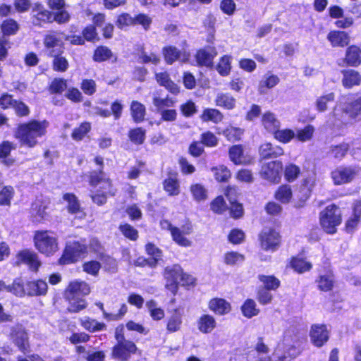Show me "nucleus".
Here are the masks:
<instances>
[{"instance_id": "4c0bfd02", "label": "nucleus", "mask_w": 361, "mask_h": 361, "mask_svg": "<svg viewBox=\"0 0 361 361\" xmlns=\"http://www.w3.org/2000/svg\"><path fill=\"white\" fill-rule=\"evenodd\" d=\"M63 198L68 202V210L71 214H78L80 212V205L77 197L74 194L66 193Z\"/></svg>"}, {"instance_id": "e433bc0d", "label": "nucleus", "mask_w": 361, "mask_h": 361, "mask_svg": "<svg viewBox=\"0 0 361 361\" xmlns=\"http://www.w3.org/2000/svg\"><path fill=\"white\" fill-rule=\"evenodd\" d=\"M334 93L330 92L319 97L315 102L317 110L319 112H324L328 109V104L334 101Z\"/></svg>"}, {"instance_id": "e2e57ef3", "label": "nucleus", "mask_w": 361, "mask_h": 361, "mask_svg": "<svg viewBox=\"0 0 361 361\" xmlns=\"http://www.w3.org/2000/svg\"><path fill=\"white\" fill-rule=\"evenodd\" d=\"M83 39L88 42H95L99 39L96 27L93 25L86 26L82 30Z\"/></svg>"}, {"instance_id": "a878e982", "label": "nucleus", "mask_w": 361, "mask_h": 361, "mask_svg": "<svg viewBox=\"0 0 361 361\" xmlns=\"http://www.w3.org/2000/svg\"><path fill=\"white\" fill-rule=\"evenodd\" d=\"M209 309L216 314L223 315L231 310L230 304L222 298H213L209 302Z\"/></svg>"}, {"instance_id": "5701e85b", "label": "nucleus", "mask_w": 361, "mask_h": 361, "mask_svg": "<svg viewBox=\"0 0 361 361\" xmlns=\"http://www.w3.org/2000/svg\"><path fill=\"white\" fill-rule=\"evenodd\" d=\"M47 287V283L42 280L27 282L26 283L27 294L30 296L45 295Z\"/></svg>"}, {"instance_id": "b1692460", "label": "nucleus", "mask_w": 361, "mask_h": 361, "mask_svg": "<svg viewBox=\"0 0 361 361\" xmlns=\"http://www.w3.org/2000/svg\"><path fill=\"white\" fill-rule=\"evenodd\" d=\"M262 123L265 129L272 134L280 128V121L276 115L271 112H265L262 118Z\"/></svg>"}, {"instance_id": "338daca9", "label": "nucleus", "mask_w": 361, "mask_h": 361, "mask_svg": "<svg viewBox=\"0 0 361 361\" xmlns=\"http://www.w3.org/2000/svg\"><path fill=\"white\" fill-rule=\"evenodd\" d=\"M67 87L66 81L63 78H55L49 86L51 94L61 93Z\"/></svg>"}, {"instance_id": "de8ad7c7", "label": "nucleus", "mask_w": 361, "mask_h": 361, "mask_svg": "<svg viewBox=\"0 0 361 361\" xmlns=\"http://www.w3.org/2000/svg\"><path fill=\"white\" fill-rule=\"evenodd\" d=\"M53 13L47 10L39 11L32 17V23L35 25H40L41 23H52Z\"/></svg>"}, {"instance_id": "13d9d810", "label": "nucleus", "mask_w": 361, "mask_h": 361, "mask_svg": "<svg viewBox=\"0 0 361 361\" xmlns=\"http://www.w3.org/2000/svg\"><path fill=\"white\" fill-rule=\"evenodd\" d=\"M82 326L90 331H97L102 330L105 328V324L99 323L94 319H90L88 317L81 320Z\"/></svg>"}, {"instance_id": "4be33fe9", "label": "nucleus", "mask_w": 361, "mask_h": 361, "mask_svg": "<svg viewBox=\"0 0 361 361\" xmlns=\"http://www.w3.org/2000/svg\"><path fill=\"white\" fill-rule=\"evenodd\" d=\"M284 153L282 147L267 142L260 146L259 154L263 159H274L283 155Z\"/></svg>"}, {"instance_id": "ddd939ff", "label": "nucleus", "mask_w": 361, "mask_h": 361, "mask_svg": "<svg viewBox=\"0 0 361 361\" xmlns=\"http://www.w3.org/2000/svg\"><path fill=\"white\" fill-rule=\"evenodd\" d=\"M261 245L266 250H275L279 245L280 236L273 229H264L260 234Z\"/></svg>"}, {"instance_id": "6e6d98bb", "label": "nucleus", "mask_w": 361, "mask_h": 361, "mask_svg": "<svg viewBox=\"0 0 361 361\" xmlns=\"http://www.w3.org/2000/svg\"><path fill=\"white\" fill-rule=\"evenodd\" d=\"M118 229L126 238L131 240H136L138 238V231L128 224H121Z\"/></svg>"}, {"instance_id": "774afa93", "label": "nucleus", "mask_w": 361, "mask_h": 361, "mask_svg": "<svg viewBox=\"0 0 361 361\" xmlns=\"http://www.w3.org/2000/svg\"><path fill=\"white\" fill-rule=\"evenodd\" d=\"M152 22V18L144 13H140L134 16V25H140L145 30L149 29Z\"/></svg>"}, {"instance_id": "bf43d9fd", "label": "nucleus", "mask_w": 361, "mask_h": 361, "mask_svg": "<svg viewBox=\"0 0 361 361\" xmlns=\"http://www.w3.org/2000/svg\"><path fill=\"white\" fill-rule=\"evenodd\" d=\"M259 279L266 290H276L280 286V281L273 276L259 275Z\"/></svg>"}, {"instance_id": "6ab92c4d", "label": "nucleus", "mask_w": 361, "mask_h": 361, "mask_svg": "<svg viewBox=\"0 0 361 361\" xmlns=\"http://www.w3.org/2000/svg\"><path fill=\"white\" fill-rule=\"evenodd\" d=\"M11 336L19 349L25 352L28 347L27 334L21 325H16L11 329Z\"/></svg>"}, {"instance_id": "4468645a", "label": "nucleus", "mask_w": 361, "mask_h": 361, "mask_svg": "<svg viewBox=\"0 0 361 361\" xmlns=\"http://www.w3.org/2000/svg\"><path fill=\"white\" fill-rule=\"evenodd\" d=\"M314 180L308 177L303 180L300 186L298 194L297 195L298 201L295 203L296 208L303 207L305 202L310 198L312 191L314 187Z\"/></svg>"}, {"instance_id": "f257e3e1", "label": "nucleus", "mask_w": 361, "mask_h": 361, "mask_svg": "<svg viewBox=\"0 0 361 361\" xmlns=\"http://www.w3.org/2000/svg\"><path fill=\"white\" fill-rule=\"evenodd\" d=\"M48 126L49 123L45 120L42 121L33 120L19 125L15 136L22 145L33 147L37 144V139L46 134Z\"/></svg>"}, {"instance_id": "39448f33", "label": "nucleus", "mask_w": 361, "mask_h": 361, "mask_svg": "<svg viewBox=\"0 0 361 361\" xmlns=\"http://www.w3.org/2000/svg\"><path fill=\"white\" fill-rule=\"evenodd\" d=\"M34 241L36 248L47 256L53 255L59 249L56 238L47 231H37Z\"/></svg>"}, {"instance_id": "f3484780", "label": "nucleus", "mask_w": 361, "mask_h": 361, "mask_svg": "<svg viewBox=\"0 0 361 361\" xmlns=\"http://www.w3.org/2000/svg\"><path fill=\"white\" fill-rule=\"evenodd\" d=\"M217 52L215 47H207L197 51L195 55L196 61L199 66L212 68L213 60Z\"/></svg>"}, {"instance_id": "09e8293b", "label": "nucleus", "mask_w": 361, "mask_h": 361, "mask_svg": "<svg viewBox=\"0 0 361 361\" xmlns=\"http://www.w3.org/2000/svg\"><path fill=\"white\" fill-rule=\"evenodd\" d=\"M243 315L247 318H251L259 313V310L256 308V303L253 300L247 299L241 307Z\"/></svg>"}, {"instance_id": "7ed1b4c3", "label": "nucleus", "mask_w": 361, "mask_h": 361, "mask_svg": "<svg viewBox=\"0 0 361 361\" xmlns=\"http://www.w3.org/2000/svg\"><path fill=\"white\" fill-rule=\"evenodd\" d=\"M90 183L92 186H96L102 183V188L105 190L102 193L91 195L92 201L98 205H102L106 202V194L114 195L115 191L112 189L111 183L106 174L101 170L92 171L90 173Z\"/></svg>"}, {"instance_id": "ea45409f", "label": "nucleus", "mask_w": 361, "mask_h": 361, "mask_svg": "<svg viewBox=\"0 0 361 361\" xmlns=\"http://www.w3.org/2000/svg\"><path fill=\"white\" fill-rule=\"evenodd\" d=\"M130 140L135 145H142L146 137V130L142 128L131 129L128 133Z\"/></svg>"}, {"instance_id": "a18cd8bd", "label": "nucleus", "mask_w": 361, "mask_h": 361, "mask_svg": "<svg viewBox=\"0 0 361 361\" xmlns=\"http://www.w3.org/2000/svg\"><path fill=\"white\" fill-rule=\"evenodd\" d=\"M349 145L348 143H341L338 145H333L330 147V154L334 158L341 160L349 150Z\"/></svg>"}, {"instance_id": "412c9836", "label": "nucleus", "mask_w": 361, "mask_h": 361, "mask_svg": "<svg viewBox=\"0 0 361 361\" xmlns=\"http://www.w3.org/2000/svg\"><path fill=\"white\" fill-rule=\"evenodd\" d=\"M64 50L61 47L56 49H52L48 53L50 57L54 58L52 67L54 71L58 72H65L68 70L69 63L65 56H62Z\"/></svg>"}, {"instance_id": "603ef678", "label": "nucleus", "mask_w": 361, "mask_h": 361, "mask_svg": "<svg viewBox=\"0 0 361 361\" xmlns=\"http://www.w3.org/2000/svg\"><path fill=\"white\" fill-rule=\"evenodd\" d=\"M314 132V127L311 125H307L303 129L298 130L295 137L300 142H307L312 139Z\"/></svg>"}, {"instance_id": "cd10ccee", "label": "nucleus", "mask_w": 361, "mask_h": 361, "mask_svg": "<svg viewBox=\"0 0 361 361\" xmlns=\"http://www.w3.org/2000/svg\"><path fill=\"white\" fill-rule=\"evenodd\" d=\"M198 329L203 334H209L215 329V319L209 314H203L197 322Z\"/></svg>"}, {"instance_id": "7c9ffc66", "label": "nucleus", "mask_w": 361, "mask_h": 361, "mask_svg": "<svg viewBox=\"0 0 361 361\" xmlns=\"http://www.w3.org/2000/svg\"><path fill=\"white\" fill-rule=\"evenodd\" d=\"M217 106L226 109H232L235 106V99L228 93H218L215 99Z\"/></svg>"}, {"instance_id": "c9c22d12", "label": "nucleus", "mask_w": 361, "mask_h": 361, "mask_svg": "<svg viewBox=\"0 0 361 361\" xmlns=\"http://www.w3.org/2000/svg\"><path fill=\"white\" fill-rule=\"evenodd\" d=\"M317 282L318 283V288L320 290L329 291L334 287V278L332 274L329 273L321 275Z\"/></svg>"}, {"instance_id": "1a4fd4ad", "label": "nucleus", "mask_w": 361, "mask_h": 361, "mask_svg": "<svg viewBox=\"0 0 361 361\" xmlns=\"http://www.w3.org/2000/svg\"><path fill=\"white\" fill-rule=\"evenodd\" d=\"M167 224L168 230L170 231L173 240L179 245L183 247H190L191 241L184 237V235H188L192 233V226L190 225H185L182 226L181 229L173 226L169 221L163 223Z\"/></svg>"}, {"instance_id": "4d7b16f0", "label": "nucleus", "mask_w": 361, "mask_h": 361, "mask_svg": "<svg viewBox=\"0 0 361 361\" xmlns=\"http://www.w3.org/2000/svg\"><path fill=\"white\" fill-rule=\"evenodd\" d=\"M222 114L221 112L214 109H205L202 115V118L204 121H213L214 123H217L221 121L222 119Z\"/></svg>"}, {"instance_id": "393cba45", "label": "nucleus", "mask_w": 361, "mask_h": 361, "mask_svg": "<svg viewBox=\"0 0 361 361\" xmlns=\"http://www.w3.org/2000/svg\"><path fill=\"white\" fill-rule=\"evenodd\" d=\"M327 39L334 47H345L350 42L348 35L343 31H331L328 34Z\"/></svg>"}, {"instance_id": "052dcab7", "label": "nucleus", "mask_w": 361, "mask_h": 361, "mask_svg": "<svg viewBox=\"0 0 361 361\" xmlns=\"http://www.w3.org/2000/svg\"><path fill=\"white\" fill-rule=\"evenodd\" d=\"M291 266L298 273H303L312 268L311 263L300 258H293L291 261Z\"/></svg>"}, {"instance_id": "69168bd1", "label": "nucleus", "mask_w": 361, "mask_h": 361, "mask_svg": "<svg viewBox=\"0 0 361 361\" xmlns=\"http://www.w3.org/2000/svg\"><path fill=\"white\" fill-rule=\"evenodd\" d=\"M243 132L240 128L230 127L224 130L223 134L228 140L235 142L240 139Z\"/></svg>"}, {"instance_id": "72a5a7b5", "label": "nucleus", "mask_w": 361, "mask_h": 361, "mask_svg": "<svg viewBox=\"0 0 361 361\" xmlns=\"http://www.w3.org/2000/svg\"><path fill=\"white\" fill-rule=\"evenodd\" d=\"M347 63L352 66H357L361 62L360 51L358 47L351 46L347 49L345 54Z\"/></svg>"}, {"instance_id": "0eeeda50", "label": "nucleus", "mask_w": 361, "mask_h": 361, "mask_svg": "<svg viewBox=\"0 0 361 361\" xmlns=\"http://www.w3.org/2000/svg\"><path fill=\"white\" fill-rule=\"evenodd\" d=\"M87 252V247L79 242H72L67 244L63 255L59 259L61 264H66L75 262Z\"/></svg>"}, {"instance_id": "58836bf2", "label": "nucleus", "mask_w": 361, "mask_h": 361, "mask_svg": "<svg viewBox=\"0 0 361 361\" xmlns=\"http://www.w3.org/2000/svg\"><path fill=\"white\" fill-rule=\"evenodd\" d=\"M164 188L169 195L175 196L180 193V185L178 180L173 177H169L164 182Z\"/></svg>"}, {"instance_id": "a19ab883", "label": "nucleus", "mask_w": 361, "mask_h": 361, "mask_svg": "<svg viewBox=\"0 0 361 361\" xmlns=\"http://www.w3.org/2000/svg\"><path fill=\"white\" fill-rule=\"evenodd\" d=\"M15 149L13 144L8 141L4 142L0 145V158L4 159V162L7 166H11L14 162L13 159L8 158L11 149Z\"/></svg>"}, {"instance_id": "79ce46f5", "label": "nucleus", "mask_w": 361, "mask_h": 361, "mask_svg": "<svg viewBox=\"0 0 361 361\" xmlns=\"http://www.w3.org/2000/svg\"><path fill=\"white\" fill-rule=\"evenodd\" d=\"M91 124L89 122L82 123L79 127L75 128L72 133L71 137L76 141L82 140L84 137L90 131Z\"/></svg>"}, {"instance_id": "423d86ee", "label": "nucleus", "mask_w": 361, "mask_h": 361, "mask_svg": "<svg viewBox=\"0 0 361 361\" xmlns=\"http://www.w3.org/2000/svg\"><path fill=\"white\" fill-rule=\"evenodd\" d=\"M360 172L357 166H339L331 172L334 185H340L353 181Z\"/></svg>"}, {"instance_id": "0e129e2a", "label": "nucleus", "mask_w": 361, "mask_h": 361, "mask_svg": "<svg viewBox=\"0 0 361 361\" xmlns=\"http://www.w3.org/2000/svg\"><path fill=\"white\" fill-rule=\"evenodd\" d=\"M229 157L231 160L235 164H240L243 162V148L240 145H235L229 149Z\"/></svg>"}, {"instance_id": "37998d69", "label": "nucleus", "mask_w": 361, "mask_h": 361, "mask_svg": "<svg viewBox=\"0 0 361 361\" xmlns=\"http://www.w3.org/2000/svg\"><path fill=\"white\" fill-rule=\"evenodd\" d=\"M69 302V305L68 307V311L72 313L79 312L80 311L84 310L87 307V302L84 298H66Z\"/></svg>"}, {"instance_id": "9d476101", "label": "nucleus", "mask_w": 361, "mask_h": 361, "mask_svg": "<svg viewBox=\"0 0 361 361\" xmlns=\"http://www.w3.org/2000/svg\"><path fill=\"white\" fill-rule=\"evenodd\" d=\"M181 274V267L178 264L168 266L164 270L166 288L173 295L178 291L179 277Z\"/></svg>"}, {"instance_id": "473e14b6", "label": "nucleus", "mask_w": 361, "mask_h": 361, "mask_svg": "<svg viewBox=\"0 0 361 361\" xmlns=\"http://www.w3.org/2000/svg\"><path fill=\"white\" fill-rule=\"evenodd\" d=\"M275 198L282 204L288 203L293 197L291 187L289 185H282L275 192Z\"/></svg>"}, {"instance_id": "a211bd4d", "label": "nucleus", "mask_w": 361, "mask_h": 361, "mask_svg": "<svg viewBox=\"0 0 361 361\" xmlns=\"http://www.w3.org/2000/svg\"><path fill=\"white\" fill-rule=\"evenodd\" d=\"M90 293V288L89 285L84 281H73L71 282L68 289L66 291V298H82L88 295Z\"/></svg>"}, {"instance_id": "f03ea898", "label": "nucleus", "mask_w": 361, "mask_h": 361, "mask_svg": "<svg viewBox=\"0 0 361 361\" xmlns=\"http://www.w3.org/2000/svg\"><path fill=\"white\" fill-rule=\"evenodd\" d=\"M334 116L343 124H347L354 119L361 118V97L336 106L333 112Z\"/></svg>"}, {"instance_id": "2eb2a0df", "label": "nucleus", "mask_w": 361, "mask_h": 361, "mask_svg": "<svg viewBox=\"0 0 361 361\" xmlns=\"http://www.w3.org/2000/svg\"><path fill=\"white\" fill-rule=\"evenodd\" d=\"M162 54L164 57L165 61L168 64H172L176 61H180L185 63L190 59V54L186 51H181L178 48L173 46L164 47L162 49Z\"/></svg>"}, {"instance_id": "680f3d73", "label": "nucleus", "mask_w": 361, "mask_h": 361, "mask_svg": "<svg viewBox=\"0 0 361 361\" xmlns=\"http://www.w3.org/2000/svg\"><path fill=\"white\" fill-rule=\"evenodd\" d=\"M300 173V169L298 166L290 164L286 166L284 175L288 182H293L298 177Z\"/></svg>"}, {"instance_id": "864d4df0", "label": "nucleus", "mask_w": 361, "mask_h": 361, "mask_svg": "<svg viewBox=\"0 0 361 361\" xmlns=\"http://www.w3.org/2000/svg\"><path fill=\"white\" fill-rule=\"evenodd\" d=\"M190 190L192 194L194 200L200 202L207 198V190L201 184H193L190 186Z\"/></svg>"}, {"instance_id": "2f4dec72", "label": "nucleus", "mask_w": 361, "mask_h": 361, "mask_svg": "<svg viewBox=\"0 0 361 361\" xmlns=\"http://www.w3.org/2000/svg\"><path fill=\"white\" fill-rule=\"evenodd\" d=\"M182 324V314L176 309L172 315L168 319L166 330L169 333L179 331Z\"/></svg>"}, {"instance_id": "49530a36", "label": "nucleus", "mask_w": 361, "mask_h": 361, "mask_svg": "<svg viewBox=\"0 0 361 361\" xmlns=\"http://www.w3.org/2000/svg\"><path fill=\"white\" fill-rule=\"evenodd\" d=\"M274 138L283 143H288L295 136V133L290 129L279 130L278 128L274 133Z\"/></svg>"}, {"instance_id": "dca6fc26", "label": "nucleus", "mask_w": 361, "mask_h": 361, "mask_svg": "<svg viewBox=\"0 0 361 361\" xmlns=\"http://www.w3.org/2000/svg\"><path fill=\"white\" fill-rule=\"evenodd\" d=\"M62 35L64 36L65 35L58 30H49L47 32L43 39V44L49 52L52 49L61 47L64 50Z\"/></svg>"}, {"instance_id": "c756f323", "label": "nucleus", "mask_w": 361, "mask_h": 361, "mask_svg": "<svg viewBox=\"0 0 361 361\" xmlns=\"http://www.w3.org/2000/svg\"><path fill=\"white\" fill-rule=\"evenodd\" d=\"M343 85L345 87L350 88L355 85H360L361 75L354 70L345 71L343 73Z\"/></svg>"}, {"instance_id": "f8f14e48", "label": "nucleus", "mask_w": 361, "mask_h": 361, "mask_svg": "<svg viewBox=\"0 0 361 361\" xmlns=\"http://www.w3.org/2000/svg\"><path fill=\"white\" fill-rule=\"evenodd\" d=\"M21 264L27 265L30 269L35 271H37L41 265L37 254L34 251L27 249L18 252L16 255L15 264L20 266Z\"/></svg>"}, {"instance_id": "8fccbe9b", "label": "nucleus", "mask_w": 361, "mask_h": 361, "mask_svg": "<svg viewBox=\"0 0 361 361\" xmlns=\"http://www.w3.org/2000/svg\"><path fill=\"white\" fill-rule=\"evenodd\" d=\"M244 260V255L237 252H228L224 255V263L229 266H234L242 263Z\"/></svg>"}, {"instance_id": "bb28decb", "label": "nucleus", "mask_w": 361, "mask_h": 361, "mask_svg": "<svg viewBox=\"0 0 361 361\" xmlns=\"http://www.w3.org/2000/svg\"><path fill=\"white\" fill-rule=\"evenodd\" d=\"M280 81L279 78L271 73H267L264 75L263 79L259 82L258 91L260 94L267 93V89H271L275 87Z\"/></svg>"}, {"instance_id": "c03bdc74", "label": "nucleus", "mask_w": 361, "mask_h": 361, "mask_svg": "<svg viewBox=\"0 0 361 361\" xmlns=\"http://www.w3.org/2000/svg\"><path fill=\"white\" fill-rule=\"evenodd\" d=\"M112 55V51L107 47L99 46L94 50L93 60L96 62H102L109 59Z\"/></svg>"}, {"instance_id": "9b49d317", "label": "nucleus", "mask_w": 361, "mask_h": 361, "mask_svg": "<svg viewBox=\"0 0 361 361\" xmlns=\"http://www.w3.org/2000/svg\"><path fill=\"white\" fill-rule=\"evenodd\" d=\"M282 170V163L280 161H273L264 164L261 169V176L271 183H278Z\"/></svg>"}, {"instance_id": "aec40b11", "label": "nucleus", "mask_w": 361, "mask_h": 361, "mask_svg": "<svg viewBox=\"0 0 361 361\" xmlns=\"http://www.w3.org/2000/svg\"><path fill=\"white\" fill-rule=\"evenodd\" d=\"M312 342L317 347H322L329 340V333L325 325L314 324L310 331Z\"/></svg>"}, {"instance_id": "3c124183", "label": "nucleus", "mask_w": 361, "mask_h": 361, "mask_svg": "<svg viewBox=\"0 0 361 361\" xmlns=\"http://www.w3.org/2000/svg\"><path fill=\"white\" fill-rule=\"evenodd\" d=\"M218 73L222 76H226L230 73L231 66V59L228 56H224L220 59L219 63L216 67Z\"/></svg>"}, {"instance_id": "5fc2aeb1", "label": "nucleus", "mask_w": 361, "mask_h": 361, "mask_svg": "<svg viewBox=\"0 0 361 361\" xmlns=\"http://www.w3.org/2000/svg\"><path fill=\"white\" fill-rule=\"evenodd\" d=\"M1 30L4 35H12L19 30V25L16 20L8 19L2 23Z\"/></svg>"}, {"instance_id": "c85d7f7f", "label": "nucleus", "mask_w": 361, "mask_h": 361, "mask_svg": "<svg viewBox=\"0 0 361 361\" xmlns=\"http://www.w3.org/2000/svg\"><path fill=\"white\" fill-rule=\"evenodd\" d=\"M156 79L158 83L165 87L173 94L179 92L178 86L170 79L169 75L166 72H161L156 74Z\"/></svg>"}, {"instance_id": "f704fd0d", "label": "nucleus", "mask_w": 361, "mask_h": 361, "mask_svg": "<svg viewBox=\"0 0 361 361\" xmlns=\"http://www.w3.org/2000/svg\"><path fill=\"white\" fill-rule=\"evenodd\" d=\"M130 111L135 122L140 123L144 120L145 107L143 104L137 101H133L130 106Z\"/></svg>"}, {"instance_id": "6e6552de", "label": "nucleus", "mask_w": 361, "mask_h": 361, "mask_svg": "<svg viewBox=\"0 0 361 361\" xmlns=\"http://www.w3.org/2000/svg\"><path fill=\"white\" fill-rule=\"evenodd\" d=\"M138 350L134 342H125L124 343H116L113 349L111 355L114 359L121 361H128L131 355L135 354Z\"/></svg>"}, {"instance_id": "20e7f679", "label": "nucleus", "mask_w": 361, "mask_h": 361, "mask_svg": "<svg viewBox=\"0 0 361 361\" xmlns=\"http://www.w3.org/2000/svg\"><path fill=\"white\" fill-rule=\"evenodd\" d=\"M320 224L323 229L329 234L336 231V226L341 222L340 209L335 204L327 206L320 212Z\"/></svg>"}]
</instances>
